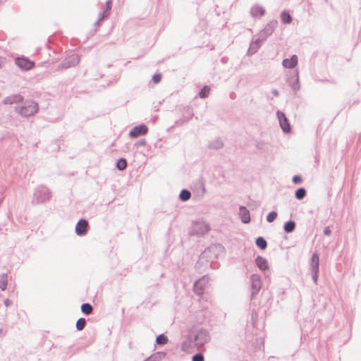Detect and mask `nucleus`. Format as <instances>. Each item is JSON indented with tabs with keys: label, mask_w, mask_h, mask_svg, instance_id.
Instances as JSON below:
<instances>
[{
	"label": "nucleus",
	"mask_w": 361,
	"mask_h": 361,
	"mask_svg": "<svg viewBox=\"0 0 361 361\" xmlns=\"http://www.w3.org/2000/svg\"><path fill=\"white\" fill-rule=\"evenodd\" d=\"M81 310L83 313H85L86 314H90L92 312V307L89 303H85V304L82 305Z\"/></svg>",
	"instance_id": "nucleus-16"
},
{
	"label": "nucleus",
	"mask_w": 361,
	"mask_h": 361,
	"mask_svg": "<svg viewBox=\"0 0 361 361\" xmlns=\"http://www.w3.org/2000/svg\"><path fill=\"white\" fill-rule=\"evenodd\" d=\"M240 214L243 223H248L250 221V213L245 207H241L240 208Z\"/></svg>",
	"instance_id": "nucleus-11"
},
{
	"label": "nucleus",
	"mask_w": 361,
	"mask_h": 361,
	"mask_svg": "<svg viewBox=\"0 0 361 361\" xmlns=\"http://www.w3.org/2000/svg\"><path fill=\"white\" fill-rule=\"evenodd\" d=\"M168 338L163 334L159 335L156 338L157 343L164 345L168 343Z\"/></svg>",
	"instance_id": "nucleus-20"
},
{
	"label": "nucleus",
	"mask_w": 361,
	"mask_h": 361,
	"mask_svg": "<svg viewBox=\"0 0 361 361\" xmlns=\"http://www.w3.org/2000/svg\"><path fill=\"white\" fill-rule=\"evenodd\" d=\"M192 361H204V357L202 354H196L193 355Z\"/></svg>",
	"instance_id": "nucleus-28"
},
{
	"label": "nucleus",
	"mask_w": 361,
	"mask_h": 361,
	"mask_svg": "<svg viewBox=\"0 0 361 361\" xmlns=\"http://www.w3.org/2000/svg\"><path fill=\"white\" fill-rule=\"evenodd\" d=\"M8 283L7 275L3 274L0 276V288L4 290L6 288Z\"/></svg>",
	"instance_id": "nucleus-15"
},
{
	"label": "nucleus",
	"mask_w": 361,
	"mask_h": 361,
	"mask_svg": "<svg viewBox=\"0 0 361 361\" xmlns=\"http://www.w3.org/2000/svg\"><path fill=\"white\" fill-rule=\"evenodd\" d=\"M85 319L84 318H80L76 322V328L78 330L81 331L85 328Z\"/></svg>",
	"instance_id": "nucleus-25"
},
{
	"label": "nucleus",
	"mask_w": 361,
	"mask_h": 361,
	"mask_svg": "<svg viewBox=\"0 0 361 361\" xmlns=\"http://www.w3.org/2000/svg\"><path fill=\"white\" fill-rule=\"evenodd\" d=\"M182 350L187 353L192 351V341L191 339L186 340L182 345Z\"/></svg>",
	"instance_id": "nucleus-13"
},
{
	"label": "nucleus",
	"mask_w": 361,
	"mask_h": 361,
	"mask_svg": "<svg viewBox=\"0 0 361 361\" xmlns=\"http://www.w3.org/2000/svg\"><path fill=\"white\" fill-rule=\"evenodd\" d=\"M330 233H331V231H330V229H329V228H326L324 229V233H325L326 235H329V234H330Z\"/></svg>",
	"instance_id": "nucleus-31"
},
{
	"label": "nucleus",
	"mask_w": 361,
	"mask_h": 361,
	"mask_svg": "<svg viewBox=\"0 0 361 361\" xmlns=\"http://www.w3.org/2000/svg\"><path fill=\"white\" fill-rule=\"evenodd\" d=\"M147 128L145 125L134 127L129 133L130 137L135 138L140 135H144L147 133Z\"/></svg>",
	"instance_id": "nucleus-2"
},
{
	"label": "nucleus",
	"mask_w": 361,
	"mask_h": 361,
	"mask_svg": "<svg viewBox=\"0 0 361 361\" xmlns=\"http://www.w3.org/2000/svg\"><path fill=\"white\" fill-rule=\"evenodd\" d=\"M251 13L255 18L261 17L265 14V10L262 6H255L252 7Z\"/></svg>",
	"instance_id": "nucleus-9"
},
{
	"label": "nucleus",
	"mask_w": 361,
	"mask_h": 361,
	"mask_svg": "<svg viewBox=\"0 0 361 361\" xmlns=\"http://www.w3.org/2000/svg\"><path fill=\"white\" fill-rule=\"evenodd\" d=\"M38 110V105L33 102H27L21 106L17 111L22 116H30L35 114Z\"/></svg>",
	"instance_id": "nucleus-1"
},
{
	"label": "nucleus",
	"mask_w": 361,
	"mask_h": 361,
	"mask_svg": "<svg viewBox=\"0 0 361 361\" xmlns=\"http://www.w3.org/2000/svg\"><path fill=\"white\" fill-rule=\"evenodd\" d=\"M210 92V88L207 86H204L200 92V97L201 98H206L208 97Z\"/></svg>",
	"instance_id": "nucleus-24"
},
{
	"label": "nucleus",
	"mask_w": 361,
	"mask_h": 361,
	"mask_svg": "<svg viewBox=\"0 0 361 361\" xmlns=\"http://www.w3.org/2000/svg\"><path fill=\"white\" fill-rule=\"evenodd\" d=\"M319 256L317 254H313L311 259V264H312V271L314 273V279L316 281L317 278L318 276V271H319Z\"/></svg>",
	"instance_id": "nucleus-6"
},
{
	"label": "nucleus",
	"mask_w": 361,
	"mask_h": 361,
	"mask_svg": "<svg viewBox=\"0 0 361 361\" xmlns=\"http://www.w3.org/2000/svg\"><path fill=\"white\" fill-rule=\"evenodd\" d=\"M68 59L70 60V62H68L67 65L68 67L77 64L79 61L78 56L76 54H72Z\"/></svg>",
	"instance_id": "nucleus-17"
},
{
	"label": "nucleus",
	"mask_w": 361,
	"mask_h": 361,
	"mask_svg": "<svg viewBox=\"0 0 361 361\" xmlns=\"http://www.w3.org/2000/svg\"><path fill=\"white\" fill-rule=\"evenodd\" d=\"M277 116L282 130L286 133L290 132V126L285 114L281 111H278Z\"/></svg>",
	"instance_id": "nucleus-3"
},
{
	"label": "nucleus",
	"mask_w": 361,
	"mask_h": 361,
	"mask_svg": "<svg viewBox=\"0 0 361 361\" xmlns=\"http://www.w3.org/2000/svg\"><path fill=\"white\" fill-rule=\"evenodd\" d=\"M23 99L22 97L21 96H19V95H16V96H13V97H8L6 98L4 103L7 104H13V103H16V102H21Z\"/></svg>",
	"instance_id": "nucleus-14"
},
{
	"label": "nucleus",
	"mask_w": 361,
	"mask_h": 361,
	"mask_svg": "<svg viewBox=\"0 0 361 361\" xmlns=\"http://www.w3.org/2000/svg\"><path fill=\"white\" fill-rule=\"evenodd\" d=\"M16 64L22 69L30 70L34 67L35 63L26 58H18L16 60Z\"/></svg>",
	"instance_id": "nucleus-4"
},
{
	"label": "nucleus",
	"mask_w": 361,
	"mask_h": 361,
	"mask_svg": "<svg viewBox=\"0 0 361 361\" xmlns=\"http://www.w3.org/2000/svg\"><path fill=\"white\" fill-rule=\"evenodd\" d=\"M204 286H205L204 280H203V279L199 280L198 281H197L195 283L194 290L197 294L200 295L202 293V290H203Z\"/></svg>",
	"instance_id": "nucleus-12"
},
{
	"label": "nucleus",
	"mask_w": 361,
	"mask_h": 361,
	"mask_svg": "<svg viewBox=\"0 0 361 361\" xmlns=\"http://www.w3.org/2000/svg\"><path fill=\"white\" fill-rule=\"evenodd\" d=\"M276 216H277V213L275 212H271L268 214V216L267 217V220L268 222H270V223L273 222L275 220V219L276 218Z\"/></svg>",
	"instance_id": "nucleus-27"
},
{
	"label": "nucleus",
	"mask_w": 361,
	"mask_h": 361,
	"mask_svg": "<svg viewBox=\"0 0 361 361\" xmlns=\"http://www.w3.org/2000/svg\"><path fill=\"white\" fill-rule=\"evenodd\" d=\"M261 285L262 283L259 277L257 275H253L252 276V287L254 290V293H258L261 288Z\"/></svg>",
	"instance_id": "nucleus-8"
},
{
	"label": "nucleus",
	"mask_w": 361,
	"mask_h": 361,
	"mask_svg": "<svg viewBox=\"0 0 361 361\" xmlns=\"http://www.w3.org/2000/svg\"><path fill=\"white\" fill-rule=\"evenodd\" d=\"M281 20H282L283 23H284L286 24L290 23L292 20V18H291L290 15L286 11H284L281 13Z\"/></svg>",
	"instance_id": "nucleus-19"
},
{
	"label": "nucleus",
	"mask_w": 361,
	"mask_h": 361,
	"mask_svg": "<svg viewBox=\"0 0 361 361\" xmlns=\"http://www.w3.org/2000/svg\"><path fill=\"white\" fill-rule=\"evenodd\" d=\"M293 181L295 183H300L302 181V178L299 176H295L293 178Z\"/></svg>",
	"instance_id": "nucleus-30"
},
{
	"label": "nucleus",
	"mask_w": 361,
	"mask_h": 361,
	"mask_svg": "<svg viewBox=\"0 0 361 361\" xmlns=\"http://www.w3.org/2000/svg\"><path fill=\"white\" fill-rule=\"evenodd\" d=\"M298 63V57L295 55L291 56L290 59H284L283 65L285 68H292L295 67Z\"/></svg>",
	"instance_id": "nucleus-7"
},
{
	"label": "nucleus",
	"mask_w": 361,
	"mask_h": 361,
	"mask_svg": "<svg viewBox=\"0 0 361 361\" xmlns=\"http://www.w3.org/2000/svg\"><path fill=\"white\" fill-rule=\"evenodd\" d=\"M306 194V191L304 188L298 189L295 192V197L298 200H302Z\"/></svg>",
	"instance_id": "nucleus-26"
},
{
	"label": "nucleus",
	"mask_w": 361,
	"mask_h": 361,
	"mask_svg": "<svg viewBox=\"0 0 361 361\" xmlns=\"http://www.w3.org/2000/svg\"><path fill=\"white\" fill-rule=\"evenodd\" d=\"M256 244L262 250H264L267 246L266 240L262 237H259L257 239Z\"/></svg>",
	"instance_id": "nucleus-22"
},
{
	"label": "nucleus",
	"mask_w": 361,
	"mask_h": 361,
	"mask_svg": "<svg viewBox=\"0 0 361 361\" xmlns=\"http://www.w3.org/2000/svg\"><path fill=\"white\" fill-rule=\"evenodd\" d=\"M127 166V162L125 159H120L116 164V167L119 170H124Z\"/></svg>",
	"instance_id": "nucleus-23"
},
{
	"label": "nucleus",
	"mask_w": 361,
	"mask_h": 361,
	"mask_svg": "<svg viewBox=\"0 0 361 361\" xmlns=\"http://www.w3.org/2000/svg\"><path fill=\"white\" fill-rule=\"evenodd\" d=\"M295 227V224L294 221H288L284 226V230L287 233L292 232Z\"/></svg>",
	"instance_id": "nucleus-18"
},
{
	"label": "nucleus",
	"mask_w": 361,
	"mask_h": 361,
	"mask_svg": "<svg viewBox=\"0 0 361 361\" xmlns=\"http://www.w3.org/2000/svg\"><path fill=\"white\" fill-rule=\"evenodd\" d=\"M190 196H191L190 192L187 190H183L180 194V198L183 201L188 200L190 198Z\"/></svg>",
	"instance_id": "nucleus-21"
},
{
	"label": "nucleus",
	"mask_w": 361,
	"mask_h": 361,
	"mask_svg": "<svg viewBox=\"0 0 361 361\" xmlns=\"http://www.w3.org/2000/svg\"><path fill=\"white\" fill-rule=\"evenodd\" d=\"M256 263H257V265L258 266V267L261 270L265 271V270L268 269L269 267H268L267 262L264 257H257L256 259Z\"/></svg>",
	"instance_id": "nucleus-10"
},
{
	"label": "nucleus",
	"mask_w": 361,
	"mask_h": 361,
	"mask_svg": "<svg viewBox=\"0 0 361 361\" xmlns=\"http://www.w3.org/2000/svg\"><path fill=\"white\" fill-rule=\"evenodd\" d=\"M88 227V222L85 219H80L76 224L75 232L78 235L86 233Z\"/></svg>",
	"instance_id": "nucleus-5"
},
{
	"label": "nucleus",
	"mask_w": 361,
	"mask_h": 361,
	"mask_svg": "<svg viewBox=\"0 0 361 361\" xmlns=\"http://www.w3.org/2000/svg\"><path fill=\"white\" fill-rule=\"evenodd\" d=\"M161 78V75L160 74H155L152 77L153 82L154 83H158L160 82Z\"/></svg>",
	"instance_id": "nucleus-29"
}]
</instances>
